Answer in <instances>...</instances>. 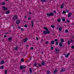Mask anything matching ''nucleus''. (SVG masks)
I'll return each mask as SVG.
<instances>
[{
    "label": "nucleus",
    "mask_w": 74,
    "mask_h": 74,
    "mask_svg": "<svg viewBox=\"0 0 74 74\" xmlns=\"http://www.w3.org/2000/svg\"><path fill=\"white\" fill-rule=\"evenodd\" d=\"M4 73L5 74H7V71L5 70L4 71Z\"/></svg>",
    "instance_id": "40"
},
{
    "label": "nucleus",
    "mask_w": 74,
    "mask_h": 74,
    "mask_svg": "<svg viewBox=\"0 0 74 74\" xmlns=\"http://www.w3.org/2000/svg\"><path fill=\"white\" fill-rule=\"evenodd\" d=\"M60 21H61V19L60 18H58V19L57 20V22H60Z\"/></svg>",
    "instance_id": "26"
},
{
    "label": "nucleus",
    "mask_w": 74,
    "mask_h": 74,
    "mask_svg": "<svg viewBox=\"0 0 74 74\" xmlns=\"http://www.w3.org/2000/svg\"><path fill=\"white\" fill-rule=\"evenodd\" d=\"M57 71H57L56 70H54L53 73H54V74H56V73H57Z\"/></svg>",
    "instance_id": "28"
},
{
    "label": "nucleus",
    "mask_w": 74,
    "mask_h": 74,
    "mask_svg": "<svg viewBox=\"0 0 74 74\" xmlns=\"http://www.w3.org/2000/svg\"><path fill=\"white\" fill-rule=\"evenodd\" d=\"M65 58H67V57H69V56H67V55L65 56Z\"/></svg>",
    "instance_id": "54"
},
{
    "label": "nucleus",
    "mask_w": 74,
    "mask_h": 74,
    "mask_svg": "<svg viewBox=\"0 0 74 74\" xmlns=\"http://www.w3.org/2000/svg\"><path fill=\"white\" fill-rule=\"evenodd\" d=\"M71 42H72V44H73V43L74 42V40H71Z\"/></svg>",
    "instance_id": "50"
},
{
    "label": "nucleus",
    "mask_w": 74,
    "mask_h": 74,
    "mask_svg": "<svg viewBox=\"0 0 74 74\" xmlns=\"http://www.w3.org/2000/svg\"><path fill=\"white\" fill-rule=\"evenodd\" d=\"M47 1V0H41L40 2L41 3H44L45 2H46Z\"/></svg>",
    "instance_id": "14"
},
{
    "label": "nucleus",
    "mask_w": 74,
    "mask_h": 74,
    "mask_svg": "<svg viewBox=\"0 0 74 74\" xmlns=\"http://www.w3.org/2000/svg\"><path fill=\"white\" fill-rule=\"evenodd\" d=\"M50 15L51 16H53V15H54V14H53V12H52L51 13H50Z\"/></svg>",
    "instance_id": "21"
},
{
    "label": "nucleus",
    "mask_w": 74,
    "mask_h": 74,
    "mask_svg": "<svg viewBox=\"0 0 74 74\" xmlns=\"http://www.w3.org/2000/svg\"><path fill=\"white\" fill-rule=\"evenodd\" d=\"M51 43L52 45H53L55 44V42L54 41H52L51 42Z\"/></svg>",
    "instance_id": "24"
},
{
    "label": "nucleus",
    "mask_w": 74,
    "mask_h": 74,
    "mask_svg": "<svg viewBox=\"0 0 74 74\" xmlns=\"http://www.w3.org/2000/svg\"><path fill=\"white\" fill-rule=\"evenodd\" d=\"M24 27H25L26 28H27V25H26V24H25V25H24Z\"/></svg>",
    "instance_id": "44"
},
{
    "label": "nucleus",
    "mask_w": 74,
    "mask_h": 74,
    "mask_svg": "<svg viewBox=\"0 0 74 74\" xmlns=\"http://www.w3.org/2000/svg\"><path fill=\"white\" fill-rule=\"evenodd\" d=\"M51 27L52 28V29H54L55 28V26L53 25H51Z\"/></svg>",
    "instance_id": "32"
},
{
    "label": "nucleus",
    "mask_w": 74,
    "mask_h": 74,
    "mask_svg": "<svg viewBox=\"0 0 74 74\" xmlns=\"http://www.w3.org/2000/svg\"><path fill=\"white\" fill-rule=\"evenodd\" d=\"M69 10H65V11H66V12H68L69 11Z\"/></svg>",
    "instance_id": "47"
},
{
    "label": "nucleus",
    "mask_w": 74,
    "mask_h": 74,
    "mask_svg": "<svg viewBox=\"0 0 74 74\" xmlns=\"http://www.w3.org/2000/svg\"><path fill=\"white\" fill-rule=\"evenodd\" d=\"M62 14H66V11H65V10H64L63 11V12L62 13Z\"/></svg>",
    "instance_id": "35"
},
{
    "label": "nucleus",
    "mask_w": 74,
    "mask_h": 74,
    "mask_svg": "<svg viewBox=\"0 0 74 74\" xmlns=\"http://www.w3.org/2000/svg\"><path fill=\"white\" fill-rule=\"evenodd\" d=\"M71 48H72V49H74V45H72V46H71Z\"/></svg>",
    "instance_id": "46"
},
{
    "label": "nucleus",
    "mask_w": 74,
    "mask_h": 74,
    "mask_svg": "<svg viewBox=\"0 0 74 74\" xmlns=\"http://www.w3.org/2000/svg\"><path fill=\"white\" fill-rule=\"evenodd\" d=\"M59 43V41H58L56 42V45H58V44Z\"/></svg>",
    "instance_id": "34"
},
{
    "label": "nucleus",
    "mask_w": 74,
    "mask_h": 74,
    "mask_svg": "<svg viewBox=\"0 0 74 74\" xmlns=\"http://www.w3.org/2000/svg\"><path fill=\"white\" fill-rule=\"evenodd\" d=\"M25 46L26 47V48H27L29 47V45H27V46L25 45Z\"/></svg>",
    "instance_id": "53"
},
{
    "label": "nucleus",
    "mask_w": 74,
    "mask_h": 74,
    "mask_svg": "<svg viewBox=\"0 0 74 74\" xmlns=\"http://www.w3.org/2000/svg\"><path fill=\"white\" fill-rule=\"evenodd\" d=\"M71 12H70L68 14V17H71Z\"/></svg>",
    "instance_id": "11"
},
{
    "label": "nucleus",
    "mask_w": 74,
    "mask_h": 74,
    "mask_svg": "<svg viewBox=\"0 0 74 74\" xmlns=\"http://www.w3.org/2000/svg\"><path fill=\"white\" fill-rule=\"evenodd\" d=\"M68 32H69V31L68 29H66L65 31V33H67Z\"/></svg>",
    "instance_id": "37"
},
{
    "label": "nucleus",
    "mask_w": 74,
    "mask_h": 74,
    "mask_svg": "<svg viewBox=\"0 0 74 74\" xmlns=\"http://www.w3.org/2000/svg\"><path fill=\"white\" fill-rule=\"evenodd\" d=\"M46 32L47 33V34H50V32L49 31V30H48V29L46 31Z\"/></svg>",
    "instance_id": "23"
},
{
    "label": "nucleus",
    "mask_w": 74,
    "mask_h": 74,
    "mask_svg": "<svg viewBox=\"0 0 74 74\" xmlns=\"http://www.w3.org/2000/svg\"><path fill=\"white\" fill-rule=\"evenodd\" d=\"M58 49L56 48L55 50H54V51L56 53L57 55L59 53V49H58V48L57 47Z\"/></svg>",
    "instance_id": "1"
},
{
    "label": "nucleus",
    "mask_w": 74,
    "mask_h": 74,
    "mask_svg": "<svg viewBox=\"0 0 74 74\" xmlns=\"http://www.w3.org/2000/svg\"><path fill=\"white\" fill-rule=\"evenodd\" d=\"M50 49L51 50H53V49H54V48L53 47H51Z\"/></svg>",
    "instance_id": "38"
},
{
    "label": "nucleus",
    "mask_w": 74,
    "mask_h": 74,
    "mask_svg": "<svg viewBox=\"0 0 74 74\" xmlns=\"http://www.w3.org/2000/svg\"><path fill=\"white\" fill-rule=\"evenodd\" d=\"M27 40H28V39L27 38H26V39H23L22 41V42H26L27 41Z\"/></svg>",
    "instance_id": "6"
},
{
    "label": "nucleus",
    "mask_w": 74,
    "mask_h": 74,
    "mask_svg": "<svg viewBox=\"0 0 74 74\" xmlns=\"http://www.w3.org/2000/svg\"><path fill=\"white\" fill-rule=\"evenodd\" d=\"M21 61L22 62H24V58H22L21 59Z\"/></svg>",
    "instance_id": "42"
},
{
    "label": "nucleus",
    "mask_w": 74,
    "mask_h": 74,
    "mask_svg": "<svg viewBox=\"0 0 74 74\" xmlns=\"http://www.w3.org/2000/svg\"><path fill=\"white\" fill-rule=\"evenodd\" d=\"M59 31H62V27H60L59 28Z\"/></svg>",
    "instance_id": "29"
},
{
    "label": "nucleus",
    "mask_w": 74,
    "mask_h": 74,
    "mask_svg": "<svg viewBox=\"0 0 74 74\" xmlns=\"http://www.w3.org/2000/svg\"><path fill=\"white\" fill-rule=\"evenodd\" d=\"M37 62H35V64H34V66H35V67H38V68H39V66H37Z\"/></svg>",
    "instance_id": "12"
},
{
    "label": "nucleus",
    "mask_w": 74,
    "mask_h": 74,
    "mask_svg": "<svg viewBox=\"0 0 74 74\" xmlns=\"http://www.w3.org/2000/svg\"><path fill=\"white\" fill-rule=\"evenodd\" d=\"M38 65L39 66V67H41V64H38Z\"/></svg>",
    "instance_id": "51"
},
{
    "label": "nucleus",
    "mask_w": 74,
    "mask_h": 74,
    "mask_svg": "<svg viewBox=\"0 0 74 74\" xmlns=\"http://www.w3.org/2000/svg\"><path fill=\"white\" fill-rule=\"evenodd\" d=\"M5 62L3 60H1V62H0V64H3L4 63H5Z\"/></svg>",
    "instance_id": "8"
},
{
    "label": "nucleus",
    "mask_w": 74,
    "mask_h": 74,
    "mask_svg": "<svg viewBox=\"0 0 74 74\" xmlns=\"http://www.w3.org/2000/svg\"><path fill=\"white\" fill-rule=\"evenodd\" d=\"M12 38L11 37H10L9 38H8V40L9 41H11V40H12Z\"/></svg>",
    "instance_id": "16"
},
{
    "label": "nucleus",
    "mask_w": 74,
    "mask_h": 74,
    "mask_svg": "<svg viewBox=\"0 0 74 74\" xmlns=\"http://www.w3.org/2000/svg\"><path fill=\"white\" fill-rule=\"evenodd\" d=\"M66 71V69L62 67L61 70L60 71H60V73H62V72H64V71Z\"/></svg>",
    "instance_id": "4"
},
{
    "label": "nucleus",
    "mask_w": 74,
    "mask_h": 74,
    "mask_svg": "<svg viewBox=\"0 0 74 74\" xmlns=\"http://www.w3.org/2000/svg\"><path fill=\"white\" fill-rule=\"evenodd\" d=\"M6 35H4V38H5V37H6Z\"/></svg>",
    "instance_id": "62"
},
{
    "label": "nucleus",
    "mask_w": 74,
    "mask_h": 74,
    "mask_svg": "<svg viewBox=\"0 0 74 74\" xmlns=\"http://www.w3.org/2000/svg\"><path fill=\"white\" fill-rule=\"evenodd\" d=\"M64 3H63L60 6L61 8H64Z\"/></svg>",
    "instance_id": "9"
},
{
    "label": "nucleus",
    "mask_w": 74,
    "mask_h": 74,
    "mask_svg": "<svg viewBox=\"0 0 74 74\" xmlns=\"http://www.w3.org/2000/svg\"><path fill=\"white\" fill-rule=\"evenodd\" d=\"M44 29H45V30H46V31H47V30H48V28H46V27H44Z\"/></svg>",
    "instance_id": "48"
},
{
    "label": "nucleus",
    "mask_w": 74,
    "mask_h": 74,
    "mask_svg": "<svg viewBox=\"0 0 74 74\" xmlns=\"http://www.w3.org/2000/svg\"><path fill=\"white\" fill-rule=\"evenodd\" d=\"M41 42H44V40H42V39H41Z\"/></svg>",
    "instance_id": "55"
},
{
    "label": "nucleus",
    "mask_w": 74,
    "mask_h": 74,
    "mask_svg": "<svg viewBox=\"0 0 74 74\" xmlns=\"http://www.w3.org/2000/svg\"><path fill=\"white\" fill-rule=\"evenodd\" d=\"M3 10V11H6V10H8V8L5 7V6H2Z\"/></svg>",
    "instance_id": "5"
},
{
    "label": "nucleus",
    "mask_w": 74,
    "mask_h": 74,
    "mask_svg": "<svg viewBox=\"0 0 74 74\" xmlns=\"http://www.w3.org/2000/svg\"><path fill=\"white\" fill-rule=\"evenodd\" d=\"M4 69V65H2L0 66V69Z\"/></svg>",
    "instance_id": "25"
},
{
    "label": "nucleus",
    "mask_w": 74,
    "mask_h": 74,
    "mask_svg": "<svg viewBox=\"0 0 74 74\" xmlns=\"http://www.w3.org/2000/svg\"><path fill=\"white\" fill-rule=\"evenodd\" d=\"M18 19V16L16 15H15L13 17V21H15L16 19Z\"/></svg>",
    "instance_id": "3"
},
{
    "label": "nucleus",
    "mask_w": 74,
    "mask_h": 74,
    "mask_svg": "<svg viewBox=\"0 0 74 74\" xmlns=\"http://www.w3.org/2000/svg\"><path fill=\"white\" fill-rule=\"evenodd\" d=\"M45 43L46 44H48V43H49V41H46L45 42Z\"/></svg>",
    "instance_id": "39"
},
{
    "label": "nucleus",
    "mask_w": 74,
    "mask_h": 74,
    "mask_svg": "<svg viewBox=\"0 0 74 74\" xmlns=\"http://www.w3.org/2000/svg\"><path fill=\"white\" fill-rule=\"evenodd\" d=\"M31 23L32 25V27H33V26H34V23H33V21H31Z\"/></svg>",
    "instance_id": "27"
},
{
    "label": "nucleus",
    "mask_w": 74,
    "mask_h": 74,
    "mask_svg": "<svg viewBox=\"0 0 74 74\" xmlns=\"http://www.w3.org/2000/svg\"><path fill=\"white\" fill-rule=\"evenodd\" d=\"M46 74H51V72L49 71H47V72H46Z\"/></svg>",
    "instance_id": "19"
},
{
    "label": "nucleus",
    "mask_w": 74,
    "mask_h": 74,
    "mask_svg": "<svg viewBox=\"0 0 74 74\" xmlns=\"http://www.w3.org/2000/svg\"><path fill=\"white\" fill-rule=\"evenodd\" d=\"M56 11L55 10H54L53 12V14H56Z\"/></svg>",
    "instance_id": "45"
},
{
    "label": "nucleus",
    "mask_w": 74,
    "mask_h": 74,
    "mask_svg": "<svg viewBox=\"0 0 74 74\" xmlns=\"http://www.w3.org/2000/svg\"><path fill=\"white\" fill-rule=\"evenodd\" d=\"M61 19L63 22H65V21H66V19L64 18V17H62L61 18Z\"/></svg>",
    "instance_id": "13"
},
{
    "label": "nucleus",
    "mask_w": 74,
    "mask_h": 74,
    "mask_svg": "<svg viewBox=\"0 0 74 74\" xmlns=\"http://www.w3.org/2000/svg\"><path fill=\"white\" fill-rule=\"evenodd\" d=\"M18 49V45H16V47H14V49L15 51H17Z\"/></svg>",
    "instance_id": "7"
},
{
    "label": "nucleus",
    "mask_w": 74,
    "mask_h": 74,
    "mask_svg": "<svg viewBox=\"0 0 74 74\" xmlns=\"http://www.w3.org/2000/svg\"><path fill=\"white\" fill-rule=\"evenodd\" d=\"M26 68V66L25 65H21L20 66V69L21 70H22V69H25Z\"/></svg>",
    "instance_id": "2"
},
{
    "label": "nucleus",
    "mask_w": 74,
    "mask_h": 74,
    "mask_svg": "<svg viewBox=\"0 0 74 74\" xmlns=\"http://www.w3.org/2000/svg\"><path fill=\"white\" fill-rule=\"evenodd\" d=\"M24 18H25V19H26V18H27V17L25 16H24Z\"/></svg>",
    "instance_id": "57"
},
{
    "label": "nucleus",
    "mask_w": 74,
    "mask_h": 74,
    "mask_svg": "<svg viewBox=\"0 0 74 74\" xmlns=\"http://www.w3.org/2000/svg\"><path fill=\"white\" fill-rule=\"evenodd\" d=\"M28 20H31V18H28Z\"/></svg>",
    "instance_id": "58"
},
{
    "label": "nucleus",
    "mask_w": 74,
    "mask_h": 74,
    "mask_svg": "<svg viewBox=\"0 0 74 74\" xmlns=\"http://www.w3.org/2000/svg\"><path fill=\"white\" fill-rule=\"evenodd\" d=\"M21 31H24V29H23L21 28Z\"/></svg>",
    "instance_id": "52"
},
{
    "label": "nucleus",
    "mask_w": 74,
    "mask_h": 74,
    "mask_svg": "<svg viewBox=\"0 0 74 74\" xmlns=\"http://www.w3.org/2000/svg\"><path fill=\"white\" fill-rule=\"evenodd\" d=\"M20 22H21V21H20L19 20H18L16 21V24H19Z\"/></svg>",
    "instance_id": "10"
},
{
    "label": "nucleus",
    "mask_w": 74,
    "mask_h": 74,
    "mask_svg": "<svg viewBox=\"0 0 74 74\" xmlns=\"http://www.w3.org/2000/svg\"><path fill=\"white\" fill-rule=\"evenodd\" d=\"M58 41V40L57 39H55L54 41Z\"/></svg>",
    "instance_id": "49"
},
{
    "label": "nucleus",
    "mask_w": 74,
    "mask_h": 74,
    "mask_svg": "<svg viewBox=\"0 0 74 74\" xmlns=\"http://www.w3.org/2000/svg\"><path fill=\"white\" fill-rule=\"evenodd\" d=\"M67 55L68 56H69V55H70V53H68L67 54Z\"/></svg>",
    "instance_id": "59"
},
{
    "label": "nucleus",
    "mask_w": 74,
    "mask_h": 74,
    "mask_svg": "<svg viewBox=\"0 0 74 74\" xmlns=\"http://www.w3.org/2000/svg\"><path fill=\"white\" fill-rule=\"evenodd\" d=\"M9 33L8 32H6L5 34H8Z\"/></svg>",
    "instance_id": "64"
},
{
    "label": "nucleus",
    "mask_w": 74,
    "mask_h": 74,
    "mask_svg": "<svg viewBox=\"0 0 74 74\" xmlns=\"http://www.w3.org/2000/svg\"><path fill=\"white\" fill-rule=\"evenodd\" d=\"M21 27H19L18 28V29H21Z\"/></svg>",
    "instance_id": "61"
},
{
    "label": "nucleus",
    "mask_w": 74,
    "mask_h": 74,
    "mask_svg": "<svg viewBox=\"0 0 74 74\" xmlns=\"http://www.w3.org/2000/svg\"><path fill=\"white\" fill-rule=\"evenodd\" d=\"M62 58V59H63V56H61V58Z\"/></svg>",
    "instance_id": "63"
},
{
    "label": "nucleus",
    "mask_w": 74,
    "mask_h": 74,
    "mask_svg": "<svg viewBox=\"0 0 74 74\" xmlns=\"http://www.w3.org/2000/svg\"><path fill=\"white\" fill-rule=\"evenodd\" d=\"M43 34H45V35H46V34H47V31H44L43 32Z\"/></svg>",
    "instance_id": "22"
},
{
    "label": "nucleus",
    "mask_w": 74,
    "mask_h": 74,
    "mask_svg": "<svg viewBox=\"0 0 74 74\" xmlns=\"http://www.w3.org/2000/svg\"><path fill=\"white\" fill-rule=\"evenodd\" d=\"M68 44H71V41L69 40L68 41Z\"/></svg>",
    "instance_id": "36"
},
{
    "label": "nucleus",
    "mask_w": 74,
    "mask_h": 74,
    "mask_svg": "<svg viewBox=\"0 0 74 74\" xmlns=\"http://www.w3.org/2000/svg\"><path fill=\"white\" fill-rule=\"evenodd\" d=\"M29 71L30 72V73L31 74V73H32V69L31 68H29Z\"/></svg>",
    "instance_id": "30"
},
{
    "label": "nucleus",
    "mask_w": 74,
    "mask_h": 74,
    "mask_svg": "<svg viewBox=\"0 0 74 74\" xmlns=\"http://www.w3.org/2000/svg\"><path fill=\"white\" fill-rule=\"evenodd\" d=\"M59 45L61 47H62V45H63V43H62V42H60V43L59 44Z\"/></svg>",
    "instance_id": "15"
},
{
    "label": "nucleus",
    "mask_w": 74,
    "mask_h": 74,
    "mask_svg": "<svg viewBox=\"0 0 74 74\" xmlns=\"http://www.w3.org/2000/svg\"><path fill=\"white\" fill-rule=\"evenodd\" d=\"M1 4V5H5V3L4 2H2V3Z\"/></svg>",
    "instance_id": "33"
},
{
    "label": "nucleus",
    "mask_w": 74,
    "mask_h": 74,
    "mask_svg": "<svg viewBox=\"0 0 74 74\" xmlns=\"http://www.w3.org/2000/svg\"><path fill=\"white\" fill-rule=\"evenodd\" d=\"M42 64L43 66H44V64H45V62H44V61H42Z\"/></svg>",
    "instance_id": "17"
},
{
    "label": "nucleus",
    "mask_w": 74,
    "mask_h": 74,
    "mask_svg": "<svg viewBox=\"0 0 74 74\" xmlns=\"http://www.w3.org/2000/svg\"><path fill=\"white\" fill-rule=\"evenodd\" d=\"M10 10H8L6 11L5 12L6 14H10Z\"/></svg>",
    "instance_id": "20"
},
{
    "label": "nucleus",
    "mask_w": 74,
    "mask_h": 74,
    "mask_svg": "<svg viewBox=\"0 0 74 74\" xmlns=\"http://www.w3.org/2000/svg\"><path fill=\"white\" fill-rule=\"evenodd\" d=\"M47 16H48L49 17H50V13H47Z\"/></svg>",
    "instance_id": "31"
},
{
    "label": "nucleus",
    "mask_w": 74,
    "mask_h": 74,
    "mask_svg": "<svg viewBox=\"0 0 74 74\" xmlns=\"http://www.w3.org/2000/svg\"><path fill=\"white\" fill-rule=\"evenodd\" d=\"M60 41L62 43V42H64V39H63V38H62V39H61Z\"/></svg>",
    "instance_id": "18"
},
{
    "label": "nucleus",
    "mask_w": 74,
    "mask_h": 74,
    "mask_svg": "<svg viewBox=\"0 0 74 74\" xmlns=\"http://www.w3.org/2000/svg\"><path fill=\"white\" fill-rule=\"evenodd\" d=\"M36 39L37 40H38V38L37 37H36Z\"/></svg>",
    "instance_id": "60"
},
{
    "label": "nucleus",
    "mask_w": 74,
    "mask_h": 74,
    "mask_svg": "<svg viewBox=\"0 0 74 74\" xmlns=\"http://www.w3.org/2000/svg\"><path fill=\"white\" fill-rule=\"evenodd\" d=\"M32 14V12H29V15H30V14Z\"/></svg>",
    "instance_id": "56"
},
{
    "label": "nucleus",
    "mask_w": 74,
    "mask_h": 74,
    "mask_svg": "<svg viewBox=\"0 0 74 74\" xmlns=\"http://www.w3.org/2000/svg\"><path fill=\"white\" fill-rule=\"evenodd\" d=\"M70 20H68V19H67L66 20V22H68V23H69L70 22Z\"/></svg>",
    "instance_id": "41"
},
{
    "label": "nucleus",
    "mask_w": 74,
    "mask_h": 74,
    "mask_svg": "<svg viewBox=\"0 0 74 74\" xmlns=\"http://www.w3.org/2000/svg\"><path fill=\"white\" fill-rule=\"evenodd\" d=\"M34 49V48L33 47H32L30 48V49L31 50H33V49Z\"/></svg>",
    "instance_id": "43"
}]
</instances>
